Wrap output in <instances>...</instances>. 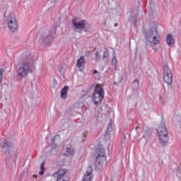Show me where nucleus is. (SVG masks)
<instances>
[{
  "instance_id": "obj_31",
  "label": "nucleus",
  "mask_w": 181,
  "mask_h": 181,
  "mask_svg": "<svg viewBox=\"0 0 181 181\" xmlns=\"http://www.w3.org/2000/svg\"><path fill=\"white\" fill-rule=\"evenodd\" d=\"M139 128V127H136V128H135V129H136V131H138V129Z\"/></svg>"
},
{
  "instance_id": "obj_1",
  "label": "nucleus",
  "mask_w": 181,
  "mask_h": 181,
  "mask_svg": "<svg viewBox=\"0 0 181 181\" xmlns=\"http://www.w3.org/2000/svg\"><path fill=\"white\" fill-rule=\"evenodd\" d=\"M57 30V27L54 26L50 30H41L39 31L36 40L40 45H46L50 46L53 42L54 37L53 36Z\"/></svg>"
},
{
  "instance_id": "obj_2",
  "label": "nucleus",
  "mask_w": 181,
  "mask_h": 181,
  "mask_svg": "<svg viewBox=\"0 0 181 181\" xmlns=\"http://www.w3.org/2000/svg\"><path fill=\"white\" fill-rule=\"evenodd\" d=\"M146 40L150 43L153 50H158L160 47V36L157 27H151L145 33Z\"/></svg>"
},
{
  "instance_id": "obj_6",
  "label": "nucleus",
  "mask_w": 181,
  "mask_h": 181,
  "mask_svg": "<svg viewBox=\"0 0 181 181\" xmlns=\"http://www.w3.org/2000/svg\"><path fill=\"white\" fill-rule=\"evenodd\" d=\"M95 156V166H99V165H101V163L103 162V160L107 159V157L105 156V149L103 148H96Z\"/></svg>"
},
{
  "instance_id": "obj_24",
  "label": "nucleus",
  "mask_w": 181,
  "mask_h": 181,
  "mask_svg": "<svg viewBox=\"0 0 181 181\" xmlns=\"http://www.w3.org/2000/svg\"><path fill=\"white\" fill-rule=\"evenodd\" d=\"M160 103L161 105H165V99L162 97H160Z\"/></svg>"
},
{
  "instance_id": "obj_5",
  "label": "nucleus",
  "mask_w": 181,
  "mask_h": 181,
  "mask_svg": "<svg viewBox=\"0 0 181 181\" xmlns=\"http://www.w3.org/2000/svg\"><path fill=\"white\" fill-rule=\"evenodd\" d=\"M30 71L31 69L29 66V62H23L17 69V76L21 78H25Z\"/></svg>"
},
{
  "instance_id": "obj_15",
  "label": "nucleus",
  "mask_w": 181,
  "mask_h": 181,
  "mask_svg": "<svg viewBox=\"0 0 181 181\" xmlns=\"http://www.w3.org/2000/svg\"><path fill=\"white\" fill-rule=\"evenodd\" d=\"M65 156H73L74 155V148L71 145H68L64 153Z\"/></svg>"
},
{
  "instance_id": "obj_27",
  "label": "nucleus",
  "mask_w": 181,
  "mask_h": 181,
  "mask_svg": "<svg viewBox=\"0 0 181 181\" xmlns=\"http://www.w3.org/2000/svg\"><path fill=\"white\" fill-rule=\"evenodd\" d=\"M57 2H60V0H52L51 4H53V5H54L55 4H57Z\"/></svg>"
},
{
  "instance_id": "obj_7",
  "label": "nucleus",
  "mask_w": 181,
  "mask_h": 181,
  "mask_svg": "<svg viewBox=\"0 0 181 181\" xmlns=\"http://www.w3.org/2000/svg\"><path fill=\"white\" fill-rule=\"evenodd\" d=\"M6 22L11 32H16L18 30V21H16L15 14H9L7 17Z\"/></svg>"
},
{
  "instance_id": "obj_23",
  "label": "nucleus",
  "mask_w": 181,
  "mask_h": 181,
  "mask_svg": "<svg viewBox=\"0 0 181 181\" xmlns=\"http://www.w3.org/2000/svg\"><path fill=\"white\" fill-rule=\"evenodd\" d=\"M103 59H107V57H108V51L107 49L103 52Z\"/></svg>"
},
{
  "instance_id": "obj_4",
  "label": "nucleus",
  "mask_w": 181,
  "mask_h": 181,
  "mask_svg": "<svg viewBox=\"0 0 181 181\" xmlns=\"http://www.w3.org/2000/svg\"><path fill=\"white\" fill-rule=\"evenodd\" d=\"M103 98H104V89H103L101 85L97 84L93 95V103L95 105H97L103 101Z\"/></svg>"
},
{
  "instance_id": "obj_30",
  "label": "nucleus",
  "mask_w": 181,
  "mask_h": 181,
  "mask_svg": "<svg viewBox=\"0 0 181 181\" xmlns=\"http://www.w3.org/2000/svg\"><path fill=\"white\" fill-rule=\"evenodd\" d=\"M97 73H98L97 70H93V74H97Z\"/></svg>"
},
{
  "instance_id": "obj_16",
  "label": "nucleus",
  "mask_w": 181,
  "mask_h": 181,
  "mask_svg": "<svg viewBox=\"0 0 181 181\" xmlns=\"http://www.w3.org/2000/svg\"><path fill=\"white\" fill-rule=\"evenodd\" d=\"M67 91H69V86H65L61 90V98L66 100L67 98Z\"/></svg>"
},
{
  "instance_id": "obj_19",
  "label": "nucleus",
  "mask_w": 181,
  "mask_h": 181,
  "mask_svg": "<svg viewBox=\"0 0 181 181\" xmlns=\"http://www.w3.org/2000/svg\"><path fill=\"white\" fill-rule=\"evenodd\" d=\"M132 87L133 90H138V88H139V81H138V80L133 81L132 83Z\"/></svg>"
},
{
  "instance_id": "obj_17",
  "label": "nucleus",
  "mask_w": 181,
  "mask_h": 181,
  "mask_svg": "<svg viewBox=\"0 0 181 181\" xmlns=\"http://www.w3.org/2000/svg\"><path fill=\"white\" fill-rule=\"evenodd\" d=\"M112 131V124L110 123L105 134V139H110V132Z\"/></svg>"
},
{
  "instance_id": "obj_26",
  "label": "nucleus",
  "mask_w": 181,
  "mask_h": 181,
  "mask_svg": "<svg viewBox=\"0 0 181 181\" xmlns=\"http://www.w3.org/2000/svg\"><path fill=\"white\" fill-rule=\"evenodd\" d=\"M41 170H45V163H42L40 165Z\"/></svg>"
},
{
  "instance_id": "obj_21",
  "label": "nucleus",
  "mask_w": 181,
  "mask_h": 181,
  "mask_svg": "<svg viewBox=\"0 0 181 181\" xmlns=\"http://www.w3.org/2000/svg\"><path fill=\"white\" fill-rule=\"evenodd\" d=\"M95 57L96 62H100V54L98 53V51L95 52Z\"/></svg>"
},
{
  "instance_id": "obj_25",
  "label": "nucleus",
  "mask_w": 181,
  "mask_h": 181,
  "mask_svg": "<svg viewBox=\"0 0 181 181\" xmlns=\"http://www.w3.org/2000/svg\"><path fill=\"white\" fill-rule=\"evenodd\" d=\"M2 74V69H0V84L2 83V77H4Z\"/></svg>"
},
{
  "instance_id": "obj_13",
  "label": "nucleus",
  "mask_w": 181,
  "mask_h": 181,
  "mask_svg": "<svg viewBox=\"0 0 181 181\" xmlns=\"http://www.w3.org/2000/svg\"><path fill=\"white\" fill-rule=\"evenodd\" d=\"M165 42L168 45V46H170V47H172V46L175 45V38L173 37V35L172 34H168L166 36Z\"/></svg>"
},
{
  "instance_id": "obj_28",
  "label": "nucleus",
  "mask_w": 181,
  "mask_h": 181,
  "mask_svg": "<svg viewBox=\"0 0 181 181\" xmlns=\"http://www.w3.org/2000/svg\"><path fill=\"white\" fill-rule=\"evenodd\" d=\"M45 170H41V171L39 173V175H43L45 173Z\"/></svg>"
},
{
  "instance_id": "obj_12",
  "label": "nucleus",
  "mask_w": 181,
  "mask_h": 181,
  "mask_svg": "<svg viewBox=\"0 0 181 181\" xmlns=\"http://www.w3.org/2000/svg\"><path fill=\"white\" fill-rule=\"evenodd\" d=\"M91 173H93V167L88 166L83 177V181H91Z\"/></svg>"
},
{
  "instance_id": "obj_14",
  "label": "nucleus",
  "mask_w": 181,
  "mask_h": 181,
  "mask_svg": "<svg viewBox=\"0 0 181 181\" xmlns=\"http://www.w3.org/2000/svg\"><path fill=\"white\" fill-rule=\"evenodd\" d=\"M86 66V58L84 57H81L79 59L76 61V67L78 69H83Z\"/></svg>"
},
{
  "instance_id": "obj_8",
  "label": "nucleus",
  "mask_w": 181,
  "mask_h": 181,
  "mask_svg": "<svg viewBox=\"0 0 181 181\" xmlns=\"http://www.w3.org/2000/svg\"><path fill=\"white\" fill-rule=\"evenodd\" d=\"M0 148L1 149V152L4 153V155L9 156L11 154V149L13 148V143L8 141L6 139H4L0 143Z\"/></svg>"
},
{
  "instance_id": "obj_3",
  "label": "nucleus",
  "mask_w": 181,
  "mask_h": 181,
  "mask_svg": "<svg viewBox=\"0 0 181 181\" xmlns=\"http://www.w3.org/2000/svg\"><path fill=\"white\" fill-rule=\"evenodd\" d=\"M157 132L160 145H162V146H166L168 145V142L169 141V136L168 129H166V126L165 125V122H162L160 124L157 128Z\"/></svg>"
},
{
  "instance_id": "obj_22",
  "label": "nucleus",
  "mask_w": 181,
  "mask_h": 181,
  "mask_svg": "<svg viewBox=\"0 0 181 181\" xmlns=\"http://www.w3.org/2000/svg\"><path fill=\"white\" fill-rule=\"evenodd\" d=\"M129 21H131L134 25V26L136 27V20L135 18H132V17H129Z\"/></svg>"
},
{
  "instance_id": "obj_18",
  "label": "nucleus",
  "mask_w": 181,
  "mask_h": 181,
  "mask_svg": "<svg viewBox=\"0 0 181 181\" xmlns=\"http://www.w3.org/2000/svg\"><path fill=\"white\" fill-rule=\"evenodd\" d=\"M151 135H152V129L151 128H148L144 132V138H145V139H148Z\"/></svg>"
},
{
  "instance_id": "obj_20",
  "label": "nucleus",
  "mask_w": 181,
  "mask_h": 181,
  "mask_svg": "<svg viewBox=\"0 0 181 181\" xmlns=\"http://www.w3.org/2000/svg\"><path fill=\"white\" fill-rule=\"evenodd\" d=\"M112 57V64L113 66H117V64H118V61L117 60V55L115 52H113Z\"/></svg>"
},
{
  "instance_id": "obj_9",
  "label": "nucleus",
  "mask_w": 181,
  "mask_h": 181,
  "mask_svg": "<svg viewBox=\"0 0 181 181\" xmlns=\"http://www.w3.org/2000/svg\"><path fill=\"white\" fill-rule=\"evenodd\" d=\"M163 81L169 86L173 83V76L172 75V70L169 66L165 65L163 69Z\"/></svg>"
},
{
  "instance_id": "obj_10",
  "label": "nucleus",
  "mask_w": 181,
  "mask_h": 181,
  "mask_svg": "<svg viewBox=\"0 0 181 181\" xmlns=\"http://www.w3.org/2000/svg\"><path fill=\"white\" fill-rule=\"evenodd\" d=\"M87 21L86 20H80L78 21V19L74 18L72 20V25L74 26V30H83L86 28V25H87Z\"/></svg>"
},
{
  "instance_id": "obj_29",
  "label": "nucleus",
  "mask_w": 181,
  "mask_h": 181,
  "mask_svg": "<svg viewBox=\"0 0 181 181\" xmlns=\"http://www.w3.org/2000/svg\"><path fill=\"white\" fill-rule=\"evenodd\" d=\"M57 136H54V138L52 139V144H54V139L57 138Z\"/></svg>"
},
{
  "instance_id": "obj_11",
  "label": "nucleus",
  "mask_w": 181,
  "mask_h": 181,
  "mask_svg": "<svg viewBox=\"0 0 181 181\" xmlns=\"http://www.w3.org/2000/svg\"><path fill=\"white\" fill-rule=\"evenodd\" d=\"M66 173H67V170L59 169L53 174V177H56L57 181H69V178Z\"/></svg>"
}]
</instances>
